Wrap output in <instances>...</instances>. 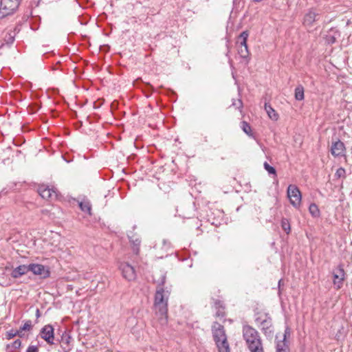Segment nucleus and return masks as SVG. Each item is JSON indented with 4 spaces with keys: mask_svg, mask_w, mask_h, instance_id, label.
Listing matches in <instances>:
<instances>
[{
    "mask_svg": "<svg viewBox=\"0 0 352 352\" xmlns=\"http://www.w3.org/2000/svg\"><path fill=\"white\" fill-rule=\"evenodd\" d=\"M170 292L162 286H157L155 295L154 310L162 324L167 322L168 301Z\"/></svg>",
    "mask_w": 352,
    "mask_h": 352,
    "instance_id": "1",
    "label": "nucleus"
},
{
    "mask_svg": "<svg viewBox=\"0 0 352 352\" xmlns=\"http://www.w3.org/2000/svg\"><path fill=\"white\" fill-rule=\"evenodd\" d=\"M243 336L250 352H264L260 336L256 330L245 326L243 329Z\"/></svg>",
    "mask_w": 352,
    "mask_h": 352,
    "instance_id": "2",
    "label": "nucleus"
},
{
    "mask_svg": "<svg viewBox=\"0 0 352 352\" xmlns=\"http://www.w3.org/2000/svg\"><path fill=\"white\" fill-rule=\"evenodd\" d=\"M212 335L219 352H230L227 336L225 333L223 327L219 323H214L212 325Z\"/></svg>",
    "mask_w": 352,
    "mask_h": 352,
    "instance_id": "3",
    "label": "nucleus"
},
{
    "mask_svg": "<svg viewBox=\"0 0 352 352\" xmlns=\"http://www.w3.org/2000/svg\"><path fill=\"white\" fill-rule=\"evenodd\" d=\"M21 0H1L0 5V19L13 14L18 8Z\"/></svg>",
    "mask_w": 352,
    "mask_h": 352,
    "instance_id": "4",
    "label": "nucleus"
},
{
    "mask_svg": "<svg viewBox=\"0 0 352 352\" xmlns=\"http://www.w3.org/2000/svg\"><path fill=\"white\" fill-rule=\"evenodd\" d=\"M287 197L290 204L296 208L301 205L302 195L299 188L296 185L290 184L287 190Z\"/></svg>",
    "mask_w": 352,
    "mask_h": 352,
    "instance_id": "5",
    "label": "nucleus"
},
{
    "mask_svg": "<svg viewBox=\"0 0 352 352\" xmlns=\"http://www.w3.org/2000/svg\"><path fill=\"white\" fill-rule=\"evenodd\" d=\"M248 33L244 31L241 33L236 41L238 53L241 58H245L249 55V51L247 45Z\"/></svg>",
    "mask_w": 352,
    "mask_h": 352,
    "instance_id": "6",
    "label": "nucleus"
},
{
    "mask_svg": "<svg viewBox=\"0 0 352 352\" xmlns=\"http://www.w3.org/2000/svg\"><path fill=\"white\" fill-rule=\"evenodd\" d=\"M289 334L290 330L287 328L284 333L276 335V352H289V349L286 338Z\"/></svg>",
    "mask_w": 352,
    "mask_h": 352,
    "instance_id": "7",
    "label": "nucleus"
},
{
    "mask_svg": "<svg viewBox=\"0 0 352 352\" xmlns=\"http://www.w3.org/2000/svg\"><path fill=\"white\" fill-rule=\"evenodd\" d=\"M330 151L333 157H340L345 155L346 148L342 142L337 140L332 142Z\"/></svg>",
    "mask_w": 352,
    "mask_h": 352,
    "instance_id": "8",
    "label": "nucleus"
},
{
    "mask_svg": "<svg viewBox=\"0 0 352 352\" xmlns=\"http://www.w3.org/2000/svg\"><path fill=\"white\" fill-rule=\"evenodd\" d=\"M120 270L122 272V276L126 280L131 281L135 279L136 274L133 266L127 263H122L120 265Z\"/></svg>",
    "mask_w": 352,
    "mask_h": 352,
    "instance_id": "9",
    "label": "nucleus"
},
{
    "mask_svg": "<svg viewBox=\"0 0 352 352\" xmlns=\"http://www.w3.org/2000/svg\"><path fill=\"white\" fill-rule=\"evenodd\" d=\"M333 283L334 288L336 289H340L343 285V282L345 278V273L344 270L341 267H338L333 271Z\"/></svg>",
    "mask_w": 352,
    "mask_h": 352,
    "instance_id": "10",
    "label": "nucleus"
},
{
    "mask_svg": "<svg viewBox=\"0 0 352 352\" xmlns=\"http://www.w3.org/2000/svg\"><path fill=\"white\" fill-rule=\"evenodd\" d=\"M41 337L49 344H53L54 340V328L52 325L44 326L40 332Z\"/></svg>",
    "mask_w": 352,
    "mask_h": 352,
    "instance_id": "11",
    "label": "nucleus"
},
{
    "mask_svg": "<svg viewBox=\"0 0 352 352\" xmlns=\"http://www.w3.org/2000/svg\"><path fill=\"white\" fill-rule=\"evenodd\" d=\"M38 192L45 199L57 197V193L54 188H50L46 185H41L38 188Z\"/></svg>",
    "mask_w": 352,
    "mask_h": 352,
    "instance_id": "12",
    "label": "nucleus"
},
{
    "mask_svg": "<svg viewBox=\"0 0 352 352\" xmlns=\"http://www.w3.org/2000/svg\"><path fill=\"white\" fill-rule=\"evenodd\" d=\"M318 13L315 9H310L305 14L302 23L307 28L313 26L314 23L317 20Z\"/></svg>",
    "mask_w": 352,
    "mask_h": 352,
    "instance_id": "13",
    "label": "nucleus"
},
{
    "mask_svg": "<svg viewBox=\"0 0 352 352\" xmlns=\"http://www.w3.org/2000/svg\"><path fill=\"white\" fill-rule=\"evenodd\" d=\"M28 272V265H21L12 270L11 273V276L14 278H18L22 276L23 275L26 274Z\"/></svg>",
    "mask_w": 352,
    "mask_h": 352,
    "instance_id": "14",
    "label": "nucleus"
},
{
    "mask_svg": "<svg viewBox=\"0 0 352 352\" xmlns=\"http://www.w3.org/2000/svg\"><path fill=\"white\" fill-rule=\"evenodd\" d=\"M129 237L131 244L132 245V249H133V252L135 254H138L140 251V243H141L140 236L137 234H133L131 236H129Z\"/></svg>",
    "mask_w": 352,
    "mask_h": 352,
    "instance_id": "15",
    "label": "nucleus"
},
{
    "mask_svg": "<svg viewBox=\"0 0 352 352\" xmlns=\"http://www.w3.org/2000/svg\"><path fill=\"white\" fill-rule=\"evenodd\" d=\"M29 272L31 271L34 274L43 275L45 272V267L41 264L28 265Z\"/></svg>",
    "mask_w": 352,
    "mask_h": 352,
    "instance_id": "16",
    "label": "nucleus"
},
{
    "mask_svg": "<svg viewBox=\"0 0 352 352\" xmlns=\"http://www.w3.org/2000/svg\"><path fill=\"white\" fill-rule=\"evenodd\" d=\"M265 110L268 116V117L272 120H277L278 118V115L276 111L271 107V105L267 103L265 104Z\"/></svg>",
    "mask_w": 352,
    "mask_h": 352,
    "instance_id": "17",
    "label": "nucleus"
},
{
    "mask_svg": "<svg viewBox=\"0 0 352 352\" xmlns=\"http://www.w3.org/2000/svg\"><path fill=\"white\" fill-rule=\"evenodd\" d=\"M32 329V323L30 320H27L23 324V326H21L19 330L20 333V338H23L25 336V331H30Z\"/></svg>",
    "mask_w": 352,
    "mask_h": 352,
    "instance_id": "18",
    "label": "nucleus"
},
{
    "mask_svg": "<svg viewBox=\"0 0 352 352\" xmlns=\"http://www.w3.org/2000/svg\"><path fill=\"white\" fill-rule=\"evenodd\" d=\"M78 205L82 211L91 214V205L88 200H83L79 202Z\"/></svg>",
    "mask_w": 352,
    "mask_h": 352,
    "instance_id": "19",
    "label": "nucleus"
},
{
    "mask_svg": "<svg viewBox=\"0 0 352 352\" xmlns=\"http://www.w3.org/2000/svg\"><path fill=\"white\" fill-rule=\"evenodd\" d=\"M261 327L262 330L264 331L265 333H271L272 331V321L270 319L264 320L261 323Z\"/></svg>",
    "mask_w": 352,
    "mask_h": 352,
    "instance_id": "20",
    "label": "nucleus"
},
{
    "mask_svg": "<svg viewBox=\"0 0 352 352\" xmlns=\"http://www.w3.org/2000/svg\"><path fill=\"white\" fill-rule=\"evenodd\" d=\"M295 98L297 100H302L304 99V89L302 86L299 85L296 87Z\"/></svg>",
    "mask_w": 352,
    "mask_h": 352,
    "instance_id": "21",
    "label": "nucleus"
},
{
    "mask_svg": "<svg viewBox=\"0 0 352 352\" xmlns=\"http://www.w3.org/2000/svg\"><path fill=\"white\" fill-rule=\"evenodd\" d=\"M21 345V341L19 339L16 340L12 343L9 344L7 345V349L10 352H12L16 349H18L20 348Z\"/></svg>",
    "mask_w": 352,
    "mask_h": 352,
    "instance_id": "22",
    "label": "nucleus"
},
{
    "mask_svg": "<svg viewBox=\"0 0 352 352\" xmlns=\"http://www.w3.org/2000/svg\"><path fill=\"white\" fill-rule=\"evenodd\" d=\"M309 212L313 217H318L320 214V210L315 204H311L309 208Z\"/></svg>",
    "mask_w": 352,
    "mask_h": 352,
    "instance_id": "23",
    "label": "nucleus"
},
{
    "mask_svg": "<svg viewBox=\"0 0 352 352\" xmlns=\"http://www.w3.org/2000/svg\"><path fill=\"white\" fill-rule=\"evenodd\" d=\"M281 227L287 234L290 232L291 227L288 219L283 218L281 220Z\"/></svg>",
    "mask_w": 352,
    "mask_h": 352,
    "instance_id": "24",
    "label": "nucleus"
},
{
    "mask_svg": "<svg viewBox=\"0 0 352 352\" xmlns=\"http://www.w3.org/2000/svg\"><path fill=\"white\" fill-rule=\"evenodd\" d=\"M241 128L243 129V131L248 135H252V129H251V126H250V124L243 121L241 123Z\"/></svg>",
    "mask_w": 352,
    "mask_h": 352,
    "instance_id": "25",
    "label": "nucleus"
},
{
    "mask_svg": "<svg viewBox=\"0 0 352 352\" xmlns=\"http://www.w3.org/2000/svg\"><path fill=\"white\" fill-rule=\"evenodd\" d=\"M19 336L20 337V333L19 331V330H10L9 331H7L6 332V338L8 339V340H10L13 338H14L15 336Z\"/></svg>",
    "mask_w": 352,
    "mask_h": 352,
    "instance_id": "26",
    "label": "nucleus"
},
{
    "mask_svg": "<svg viewBox=\"0 0 352 352\" xmlns=\"http://www.w3.org/2000/svg\"><path fill=\"white\" fill-rule=\"evenodd\" d=\"M264 168L269 174L276 175V170L274 167L271 166L267 162L264 163Z\"/></svg>",
    "mask_w": 352,
    "mask_h": 352,
    "instance_id": "27",
    "label": "nucleus"
},
{
    "mask_svg": "<svg viewBox=\"0 0 352 352\" xmlns=\"http://www.w3.org/2000/svg\"><path fill=\"white\" fill-rule=\"evenodd\" d=\"M26 352H38V350L36 346H30Z\"/></svg>",
    "mask_w": 352,
    "mask_h": 352,
    "instance_id": "28",
    "label": "nucleus"
},
{
    "mask_svg": "<svg viewBox=\"0 0 352 352\" xmlns=\"http://www.w3.org/2000/svg\"><path fill=\"white\" fill-rule=\"evenodd\" d=\"M327 41L329 43H333L336 41V38L333 36H327Z\"/></svg>",
    "mask_w": 352,
    "mask_h": 352,
    "instance_id": "29",
    "label": "nucleus"
},
{
    "mask_svg": "<svg viewBox=\"0 0 352 352\" xmlns=\"http://www.w3.org/2000/svg\"><path fill=\"white\" fill-rule=\"evenodd\" d=\"M344 173H345L344 169V168H340L338 169V170H337V172H336V174H337L339 177H340V176H342V175H344Z\"/></svg>",
    "mask_w": 352,
    "mask_h": 352,
    "instance_id": "30",
    "label": "nucleus"
},
{
    "mask_svg": "<svg viewBox=\"0 0 352 352\" xmlns=\"http://www.w3.org/2000/svg\"><path fill=\"white\" fill-rule=\"evenodd\" d=\"M14 40V36L9 34V37L8 38H6V41L7 43H12Z\"/></svg>",
    "mask_w": 352,
    "mask_h": 352,
    "instance_id": "31",
    "label": "nucleus"
},
{
    "mask_svg": "<svg viewBox=\"0 0 352 352\" xmlns=\"http://www.w3.org/2000/svg\"><path fill=\"white\" fill-rule=\"evenodd\" d=\"M36 318H39L40 317V311H39L38 309H37L36 311Z\"/></svg>",
    "mask_w": 352,
    "mask_h": 352,
    "instance_id": "32",
    "label": "nucleus"
},
{
    "mask_svg": "<svg viewBox=\"0 0 352 352\" xmlns=\"http://www.w3.org/2000/svg\"><path fill=\"white\" fill-rule=\"evenodd\" d=\"M238 102H239V107H241L242 106V102H241V100H239V101H238Z\"/></svg>",
    "mask_w": 352,
    "mask_h": 352,
    "instance_id": "33",
    "label": "nucleus"
},
{
    "mask_svg": "<svg viewBox=\"0 0 352 352\" xmlns=\"http://www.w3.org/2000/svg\"><path fill=\"white\" fill-rule=\"evenodd\" d=\"M254 2H260L262 0H252Z\"/></svg>",
    "mask_w": 352,
    "mask_h": 352,
    "instance_id": "34",
    "label": "nucleus"
},
{
    "mask_svg": "<svg viewBox=\"0 0 352 352\" xmlns=\"http://www.w3.org/2000/svg\"><path fill=\"white\" fill-rule=\"evenodd\" d=\"M280 282H281V280H280L278 281V285H279V286H280Z\"/></svg>",
    "mask_w": 352,
    "mask_h": 352,
    "instance_id": "35",
    "label": "nucleus"
}]
</instances>
